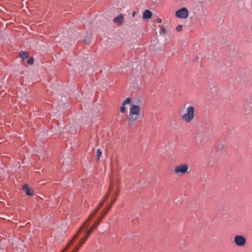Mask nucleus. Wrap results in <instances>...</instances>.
Masks as SVG:
<instances>
[{"label":"nucleus","mask_w":252,"mask_h":252,"mask_svg":"<svg viewBox=\"0 0 252 252\" xmlns=\"http://www.w3.org/2000/svg\"><path fill=\"white\" fill-rule=\"evenodd\" d=\"M119 189L117 186H114L111 185L109 189L107 192V193L106 195H105L103 200L100 202L98 206L97 207V208L95 209V210L94 211V212L90 215V216L89 218V219H91L94 215V214L99 210V209L102 206L103 203L108 200V196L112 195L113 197H114V199L111 201V206L108 208L104 209V212L102 213L101 216L99 218V220L97 222H95L91 227V228H93L94 230L97 227V226L99 225L100 221L103 218V217L106 215V214L107 213V212L109 211V210L111 208L112 206L114 204L115 202L116 201L117 199V197L119 195Z\"/></svg>","instance_id":"1"},{"label":"nucleus","mask_w":252,"mask_h":252,"mask_svg":"<svg viewBox=\"0 0 252 252\" xmlns=\"http://www.w3.org/2000/svg\"><path fill=\"white\" fill-rule=\"evenodd\" d=\"M141 108L138 105L132 104L130 106L129 113L128 116V124L129 126H133L140 119L141 116Z\"/></svg>","instance_id":"2"},{"label":"nucleus","mask_w":252,"mask_h":252,"mask_svg":"<svg viewBox=\"0 0 252 252\" xmlns=\"http://www.w3.org/2000/svg\"><path fill=\"white\" fill-rule=\"evenodd\" d=\"M195 108L193 106L187 107L185 113L182 115L181 119L185 123H190L195 117Z\"/></svg>","instance_id":"3"},{"label":"nucleus","mask_w":252,"mask_h":252,"mask_svg":"<svg viewBox=\"0 0 252 252\" xmlns=\"http://www.w3.org/2000/svg\"><path fill=\"white\" fill-rule=\"evenodd\" d=\"M189 167L186 164H181L176 166L174 169V172L178 177H181L189 173Z\"/></svg>","instance_id":"4"},{"label":"nucleus","mask_w":252,"mask_h":252,"mask_svg":"<svg viewBox=\"0 0 252 252\" xmlns=\"http://www.w3.org/2000/svg\"><path fill=\"white\" fill-rule=\"evenodd\" d=\"M234 242L235 245L239 247L245 246L246 239L245 237L242 235H236L234 238Z\"/></svg>","instance_id":"5"},{"label":"nucleus","mask_w":252,"mask_h":252,"mask_svg":"<svg viewBox=\"0 0 252 252\" xmlns=\"http://www.w3.org/2000/svg\"><path fill=\"white\" fill-rule=\"evenodd\" d=\"M175 15L177 17L181 19L186 18L189 15L188 10L186 7H183L177 10L176 12Z\"/></svg>","instance_id":"6"},{"label":"nucleus","mask_w":252,"mask_h":252,"mask_svg":"<svg viewBox=\"0 0 252 252\" xmlns=\"http://www.w3.org/2000/svg\"><path fill=\"white\" fill-rule=\"evenodd\" d=\"M124 21V17L122 13L119 14L117 17L113 19V22L119 25H122Z\"/></svg>","instance_id":"7"},{"label":"nucleus","mask_w":252,"mask_h":252,"mask_svg":"<svg viewBox=\"0 0 252 252\" xmlns=\"http://www.w3.org/2000/svg\"><path fill=\"white\" fill-rule=\"evenodd\" d=\"M22 189L25 192L26 194L28 196H32L33 194V191L32 189L29 188L28 184L25 185L22 187Z\"/></svg>","instance_id":"8"},{"label":"nucleus","mask_w":252,"mask_h":252,"mask_svg":"<svg viewBox=\"0 0 252 252\" xmlns=\"http://www.w3.org/2000/svg\"><path fill=\"white\" fill-rule=\"evenodd\" d=\"M152 13L151 11L149 10H146L144 11L143 14V18L144 19H148L151 18Z\"/></svg>","instance_id":"9"},{"label":"nucleus","mask_w":252,"mask_h":252,"mask_svg":"<svg viewBox=\"0 0 252 252\" xmlns=\"http://www.w3.org/2000/svg\"><path fill=\"white\" fill-rule=\"evenodd\" d=\"M19 57L23 60H25L29 58V53L27 52L21 51L19 53Z\"/></svg>","instance_id":"10"},{"label":"nucleus","mask_w":252,"mask_h":252,"mask_svg":"<svg viewBox=\"0 0 252 252\" xmlns=\"http://www.w3.org/2000/svg\"><path fill=\"white\" fill-rule=\"evenodd\" d=\"M87 239V238L85 237L82 238L79 242V245L78 246H77L72 252H75L77 249H78L79 250L80 247L83 245V244L85 242Z\"/></svg>","instance_id":"11"},{"label":"nucleus","mask_w":252,"mask_h":252,"mask_svg":"<svg viewBox=\"0 0 252 252\" xmlns=\"http://www.w3.org/2000/svg\"><path fill=\"white\" fill-rule=\"evenodd\" d=\"M131 100L130 98H126L125 100L123 101L122 105H125L126 104H129L131 103Z\"/></svg>","instance_id":"12"},{"label":"nucleus","mask_w":252,"mask_h":252,"mask_svg":"<svg viewBox=\"0 0 252 252\" xmlns=\"http://www.w3.org/2000/svg\"><path fill=\"white\" fill-rule=\"evenodd\" d=\"M102 154V152L100 149H97L96 151V158L97 159H99V158L101 157Z\"/></svg>","instance_id":"13"},{"label":"nucleus","mask_w":252,"mask_h":252,"mask_svg":"<svg viewBox=\"0 0 252 252\" xmlns=\"http://www.w3.org/2000/svg\"><path fill=\"white\" fill-rule=\"evenodd\" d=\"M27 63L28 64L32 65L33 63V59L31 58L27 60Z\"/></svg>","instance_id":"14"},{"label":"nucleus","mask_w":252,"mask_h":252,"mask_svg":"<svg viewBox=\"0 0 252 252\" xmlns=\"http://www.w3.org/2000/svg\"><path fill=\"white\" fill-rule=\"evenodd\" d=\"M92 233L87 229L86 230V232H85V237L88 238V237L89 236V235L91 234Z\"/></svg>","instance_id":"15"},{"label":"nucleus","mask_w":252,"mask_h":252,"mask_svg":"<svg viewBox=\"0 0 252 252\" xmlns=\"http://www.w3.org/2000/svg\"><path fill=\"white\" fill-rule=\"evenodd\" d=\"M126 108L125 107V105H122V106H121V107H120V111H121V112L122 113H125L126 112Z\"/></svg>","instance_id":"16"},{"label":"nucleus","mask_w":252,"mask_h":252,"mask_svg":"<svg viewBox=\"0 0 252 252\" xmlns=\"http://www.w3.org/2000/svg\"><path fill=\"white\" fill-rule=\"evenodd\" d=\"M88 221H89V220H87L85 222H84V223L83 224L82 228L81 229H82L83 227H84V228L88 227V225H89Z\"/></svg>","instance_id":"17"},{"label":"nucleus","mask_w":252,"mask_h":252,"mask_svg":"<svg viewBox=\"0 0 252 252\" xmlns=\"http://www.w3.org/2000/svg\"><path fill=\"white\" fill-rule=\"evenodd\" d=\"M182 29V25H178L177 27H176V31L177 32H180Z\"/></svg>","instance_id":"18"},{"label":"nucleus","mask_w":252,"mask_h":252,"mask_svg":"<svg viewBox=\"0 0 252 252\" xmlns=\"http://www.w3.org/2000/svg\"><path fill=\"white\" fill-rule=\"evenodd\" d=\"M69 245V244H68V245L66 246V247L63 250L62 252H64L66 250L68 249V246Z\"/></svg>","instance_id":"19"},{"label":"nucleus","mask_w":252,"mask_h":252,"mask_svg":"<svg viewBox=\"0 0 252 252\" xmlns=\"http://www.w3.org/2000/svg\"><path fill=\"white\" fill-rule=\"evenodd\" d=\"M157 22L158 23H161V19H160V18H158L157 19Z\"/></svg>","instance_id":"20"},{"label":"nucleus","mask_w":252,"mask_h":252,"mask_svg":"<svg viewBox=\"0 0 252 252\" xmlns=\"http://www.w3.org/2000/svg\"><path fill=\"white\" fill-rule=\"evenodd\" d=\"M135 14H136V12H135V11H133L132 12V17H134L135 16Z\"/></svg>","instance_id":"21"},{"label":"nucleus","mask_w":252,"mask_h":252,"mask_svg":"<svg viewBox=\"0 0 252 252\" xmlns=\"http://www.w3.org/2000/svg\"><path fill=\"white\" fill-rule=\"evenodd\" d=\"M88 230H89L91 233H92V232L94 231L93 228H91V227H90V228H88Z\"/></svg>","instance_id":"22"},{"label":"nucleus","mask_w":252,"mask_h":252,"mask_svg":"<svg viewBox=\"0 0 252 252\" xmlns=\"http://www.w3.org/2000/svg\"><path fill=\"white\" fill-rule=\"evenodd\" d=\"M161 31L163 32L164 33H165L166 32V30L164 28L162 29Z\"/></svg>","instance_id":"23"},{"label":"nucleus","mask_w":252,"mask_h":252,"mask_svg":"<svg viewBox=\"0 0 252 252\" xmlns=\"http://www.w3.org/2000/svg\"><path fill=\"white\" fill-rule=\"evenodd\" d=\"M78 251V249H76V250L75 252H77Z\"/></svg>","instance_id":"24"},{"label":"nucleus","mask_w":252,"mask_h":252,"mask_svg":"<svg viewBox=\"0 0 252 252\" xmlns=\"http://www.w3.org/2000/svg\"><path fill=\"white\" fill-rule=\"evenodd\" d=\"M80 231V230H79V231L78 232V233H79ZM78 233H77L76 235H78Z\"/></svg>","instance_id":"25"}]
</instances>
